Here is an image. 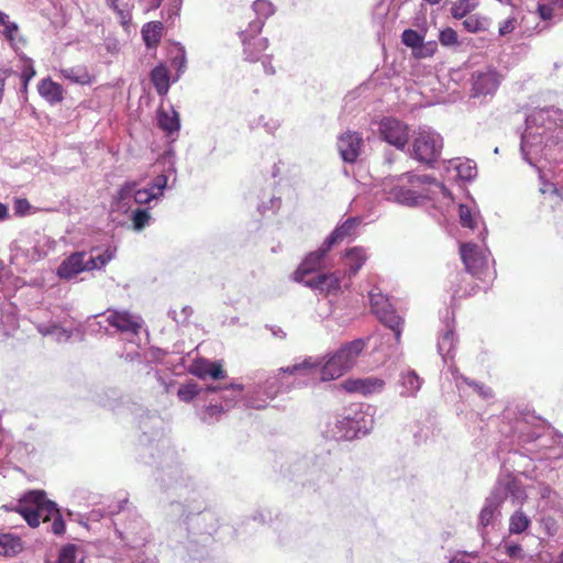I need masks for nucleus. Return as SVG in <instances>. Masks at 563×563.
Segmentation results:
<instances>
[{"mask_svg": "<svg viewBox=\"0 0 563 563\" xmlns=\"http://www.w3.org/2000/svg\"><path fill=\"white\" fill-rule=\"evenodd\" d=\"M23 543L18 536L11 533L0 534V554L4 556H13L21 552Z\"/></svg>", "mask_w": 563, "mask_h": 563, "instance_id": "5701e85b", "label": "nucleus"}, {"mask_svg": "<svg viewBox=\"0 0 563 563\" xmlns=\"http://www.w3.org/2000/svg\"><path fill=\"white\" fill-rule=\"evenodd\" d=\"M369 300L373 313L380 322L395 332L396 339L399 341L404 321L401 317L396 313L389 298L380 291L372 290Z\"/></svg>", "mask_w": 563, "mask_h": 563, "instance_id": "20e7f679", "label": "nucleus"}, {"mask_svg": "<svg viewBox=\"0 0 563 563\" xmlns=\"http://www.w3.org/2000/svg\"><path fill=\"white\" fill-rule=\"evenodd\" d=\"M336 146L344 162L354 163L361 155L364 140L358 132L346 131L338 137Z\"/></svg>", "mask_w": 563, "mask_h": 563, "instance_id": "0eeeda50", "label": "nucleus"}, {"mask_svg": "<svg viewBox=\"0 0 563 563\" xmlns=\"http://www.w3.org/2000/svg\"><path fill=\"white\" fill-rule=\"evenodd\" d=\"M553 194H555V195H558V196H559V195H560L559 189H558V188H554V189H553Z\"/></svg>", "mask_w": 563, "mask_h": 563, "instance_id": "680f3d73", "label": "nucleus"}, {"mask_svg": "<svg viewBox=\"0 0 563 563\" xmlns=\"http://www.w3.org/2000/svg\"><path fill=\"white\" fill-rule=\"evenodd\" d=\"M495 508L492 505L485 506L479 514V521L483 526H488L494 518Z\"/></svg>", "mask_w": 563, "mask_h": 563, "instance_id": "de8ad7c7", "label": "nucleus"}, {"mask_svg": "<svg viewBox=\"0 0 563 563\" xmlns=\"http://www.w3.org/2000/svg\"><path fill=\"white\" fill-rule=\"evenodd\" d=\"M378 134L384 142L404 150L409 141V125L395 117H384L378 123Z\"/></svg>", "mask_w": 563, "mask_h": 563, "instance_id": "39448f33", "label": "nucleus"}, {"mask_svg": "<svg viewBox=\"0 0 563 563\" xmlns=\"http://www.w3.org/2000/svg\"><path fill=\"white\" fill-rule=\"evenodd\" d=\"M360 224V220L356 218L346 219L341 225L336 227L329 238L324 241L327 247H331L342 242L344 239L352 236L355 233L356 228Z\"/></svg>", "mask_w": 563, "mask_h": 563, "instance_id": "a211bd4d", "label": "nucleus"}, {"mask_svg": "<svg viewBox=\"0 0 563 563\" xmlns=\"http://www.w3.org/2000/svg\"><path fill=\"white\" fill-rule=\"evenodd\" d=\"M443 140L440 134L421 130L412 142V157L426 165L434 164L441 155Z\"/></svg>", "mask_w": 563, "mask_h": 563, "instance_id": "7ed1b4c3", "label": "nucleus"}, {"mask_svg": "<svg viewBox=\"0 0 563 563\" xmlns=\"http://www.w3.org/2000/svg\"><path fill=\"white\" fill-rule=\"evenodd\" d=\"M3 26H4V35H5V37L9 41H13L15 33L19 31L18 24L14 23V22L8 21L7 24L3 25Z\"/></svg>", "mask_w": 563, "mask_h": 563, "instance_id": "3c124183", "label": "nucleus"}, {"mask_svg": "<svg viewBox=\"0 0 563 563\" xmlns=\"http://www.w3.org/2000/svg\"><path fill=\"white\" fill-rule=\"evenodd\" d=\"M476 0H457L451 7V15L454 19H466L477 7Z\"/></svg>", "mask_w": 563, "mask_h": 563, "instance_id": "c756f323", "label": "nucleus"}, {"mask_svg": "<svg viewBox=\"0 0 563 563\" xmlns=\"http://www.w3.org/2000/svg\"><path fill=\"white\" fill-rule=\"evenodd\" d=\"M306 286L319 290L321 294H335L340 290V279L334 274H320L306 282Z\"/></svg>", "mask_w": 563, "mask_h": 563, "instance_id": "dca6fc26", "label": "nucleus"}, {"mask_svg": "<svg viewBox=\"0 0 563 563\" xmlns=\"http://www.w3.org/2000/svg\"><path fill=\"white\" fill-rule=\"evenodd\" d=\"M453 283L456 284V288L452 289L453 299H461L473 296L478 291V285L472 282H467L465 277L460 273L455 275Z\"/></svg>", "mask_w": 563, "mask_h": 563, "instance_id": "b1692460", "label": "nucleus"}, {"mask_svg": "<svg viewBox=\"0 0 563 563\" xmlns=\"http://www.w3.org/2000/svg\"><path fill=\"white\" fill-rule=\"evenodd\" d=\"M37 89L40 95L51 103H58L64 99L63 87L51 78L42 79Z\"/></svg>", "mask_w": 563, "mask_h": 563, "instance_id": "aec40b11", "label": "nucleus"}, {"mask_svg": "<svg viewBox=\"0 0 563 563\" xmlns=\"http://www.w3.org/2000/svg\"><path fill=\"white\" fill-rule=\"evenodd\" d=\"M424 36L412 29H407L401 34V42L412 51L423 41Z\"/></svg>", "mask_w": 563, "mask_h": 563, "instance_id": "c9c22d12", "label": "nucleus"}, {"mask_svg": "<svg viewBox=\"0 0 563 563\" xmlns=\"http://www.w3.org/2000/svg\"><path fill=\"white\" fill-rule=\"evenodd\" d=\"M456 170L459 176L462 179H472L476 175V167L471 165L470 163H462L456 166Z\"/></svg>", "mask_w": 563, "mask_h": 563, "instance_id": "a18cd8bd", "label": "nucleus"}, {"mask_svg": "<svg viewBox=\"0 0 563 563\" xmlns=\"http://www.w3.org/2000/svg\"><path fill=\"white\" fill-rule=\"evenodd\" d=\"M150 220V213L146 209H136L133 213V227L136 230H142Z\"/></svg>", "mask_w": 563, "mask_h": 563, "instance_id": "79ce46f5", "label": "nucleus"}, {"mask_svg": "<svg viewBox=\"0 0 563 563\" xmlns=\"http://www.w3.org/2000/svg\"><path fill=\"white\" fill-rule=\"evenodd\" d=\"M107 322L120 332L137 334L141 329L139 318L125 310H108Z\"/></svg>", "mask_w": 563, "mask_h": 563, "instance_id": "f8f14e48", "label": "nucleus"}, {"mask_svg": "<svg viewBox=\"0 0 563 563\" xmlns=\"http://www.w3.org/2000/svg\"><path fill=\"white\" fill-rule=\"evenodd\" d=\"M4 79L0 78V99L2 98L3 89H4Z\"/></svg>", "mask_w": 563, "mask_h": 563, "instance_id": "5fc2aeb1", "label": "nucleus"}, {"mask_svg": "<svg viewBox=\"0 0 563 563\" xmlns=\"http://www.w3.org/2000/svg\"><path fill=\"white\" fill-rule=\"evenodd\" d=\"M36 71L29 59L21 71L22 88L24 91L27 89L29 81L35 76Z\"/></svg>", "mask_w": 563, "mask_h": 563, "instance_id": "37998d69", "label": "nucleus"}, {"mask_svg": "<svg viewBox=\"0 0 563 563\" xmlns=\"http://www.w3.org/2000/svg\"><path fill=\"white\" fill-rule=\"evenodd\" d=\"M553 4H556L559 7L563 5V0H552Z\"/></svg>", "mask_w": 563, "mask_h": 563, "instance_id": "4d7b16f0", "label": "nucleus"}, {"mask_svg": "<svg viewBox=\"0 0 563 563\" xmlns=\"http://www.w3.org/2000/svg\"><path fill=\"white\" fill-rule=\"evenodd\" d=\"M518 21L516 16H509L500 23L498 33L500 36H506L512 33L517 27Z\"/></svg>", "mask_w": 563, "mask_h": 563, "instance_id": "c03bdc74", "label": "nucleus"}, {"mask_svg": "<svg viewBox=\"0 0 563 563\" xmlns=\"http://www.w3.org/2000/svg\"><path fill=\"white\" fill-rule=\"evenodd\" d=\"M157 124L158 128L167 134L178 131L180 128L178 113L176 111H172L170 113L167 111H159L157 115Z\"/></svg>", "mask_w": 563, "mask_h": 563, "instance_id": "cd10ccee", "label": "nucleus"}, {"mask_svg": "<svg viewBox=\"0 0 563 563\" xmlns=\"http://www.w3.org/2000/svg\"><path fill=\"white\" fill-rule=\"evenodd\" d=\"M405 179L410 185V188H407L402 184H396L389 189L388 198L407 206H416L419 203L420 199L427 197L424 192L420 190L422 185L435 183V179L430 176H417L412 174H407L398 178L397 181L402 183Z\"/></svg>", "mask_w": 563, "mask_h": 563, "instance_id": "f03ea898", "label": "nucleus"}, {"mask_svg": "<svg viewBox=\"0 0 563 563\" xmlns=\"http://www.w3.org/2000/svg\"><path fill=\"white\" fill-rule=\"evenodd\" d=\"M9 21V16L0 11V25H5Z\"/></svg>", "mask_w": 563, "mask_h": 563, "instance_id": "864d4df0", "label": "nucleus"}, {"mask_svg": "<svg viewBox=\"0 0 563 563\" xmlns=\"http://www.w3.org/2000/svg\"><path fill=\"white\" fill-rule=\"evenodd\" d=\"M79 547L73 543L63 545L59 549L55 563H77Z\"/></svg>", "mask_w": 563, "mask_h": 563, "instance_id": "72a5a7b5", "label": "nucleus"}, {"mask_svg": "<svg viewBox=\"0 0 563 563\" xmlns=\"http://www.w3.org/2000/svg\"><path fill=\"white\" fill-rule=\"evenodd\" d=\"M438 49V44L434 41H430L424 43L423 41L419 46L416 47L415 51H412V56L417 59L428 58L432 57Z\"/></svg>", "mask_w": 563, "mask_h": 563, "instance_id": "f704fd0d", "label": "nucleus"}, {"mask_svg": "<svg viewBox=\"0 0 563 563\" xmlns=\"http://www.w3.org/2000/svg\"><path fill=\"white\" fill-rule=\"evenodd\" d=\"M402 383L410 394L417 393L421 387V379L413 371H410L402 376Z\"/></svg>", "mask_w": 563, "mask_h": 563, "instance_id": "4c0bfd02", "label": "nucleus"}, {"mask_svg": "<svg viewBox=\"0 0 563 563\" xmlns=\"http://www.w3.org/2000/svg\"><path fill=\"white\" fill-rule=\"evenodd\" d=\"M427 2H429L430 4H438L440 2V0H426Z\"/></svg>", "mask_w": 563, "mask_h": 563, "instance_id": "bf43d9fd", "label": "nucleus"}, {"mask_svg": "<svg viewBox=\"0 0 563 563\" xmlns=\"http://www.w3.org/2000/svg\"><path fill=\"white\" fill-rule=\"evenodd\" d=\"M199 391L200 389L196 383H187L179 387L177 396L181 401L189 402L199 395Z\"/></svg>", "mask_w": 563, "mask_h": 563, "instance_id": "e433bc0d", "label": "nucleus"}, {"mask_svg": "<svg viewBox=\"0 0 563 563\" xmlns=\"http://www.w3.org/2000/svg\"><path fill=\"white\" fill-rule=\"evenodd\" d=\"M318 371L320 373V379L329 382L341 377L349 369L342 364V361L336 360V354H333Z\"/></svg>", "mask_w": 563, "mask_h": 563, "instance_id": "6ab92c4d", "label": "nucleus"}, {"mask_svg": "<svg viewBox=\"0 0 563 563\" xmlns=\"http://www.w3.org/2000/svg\"><path fill=\"white\" fill-rule=\"evenodd\" d=\"M530 526V519L522 510L515 511L509 519L510 533L519 534Z\"/></svg>", "mask_w": 563, "mask_h": 563, "instance_id": "2f4dec72", "label": "nucleus"}, {"mask_svg": "<svg viewBox=\"0 0 563 563\" xmlns=\"http://www.w3.org/2000/svg\"><path fill=\"white\" fill-rule=\"evenodd\" d=\"M110 8L117 12L121 20V24L126 26L132 20V8L130 0H108Z\"/></svg>", "mask_w": 563, "mask_h": 563, "instance_id": "c85d7f7f", "label": "nucleus"}, {"mask_svg": "<svg viewBox=\"0 0 563 563\" xmlns=\"http://www.w3.org/2000/svg\"><path fill=\"white\" fill-rule=\"evenodd\" d=\"M439 41L443 46H452L459 43L457 33L452 27H445L439 34Z\"/></svg>", "mask_w": 563, "mask_h": 563, "instance_id": "ea45409f", "label": "nucleus"}, {"mask_svg": "<svg viewBox=\"0 0 563 563\" xmlns=\"http://www.w3.org/2000/svg\"><path fill=\"white\" fill-rule=\"evenodd\" d=\"M243 42V53L245 59L255 63L260 60L263 53L268 47V41L265 37H261L260 34L253 33L250 27L241 32Z\"/></svg>", "mask_w": 563, "mask_h": 563, "instance_id": "9d476101", "label": "nucleus"}, {"mask_svg": "<svg viewBox=\"0 0 563 563\" xmlns=\"http://www.w3.org/2000/svg\"><path fill=\"white\" fill-rule=\"evenodd\" d=\"M492 25L489 18L481 15L479 13H472L463 20V26L467 32L478 33L485 32Z\"/></svg>", "mask_w": 563, "mask_h": 563, "instance_id": "bb28decb", "label": "nucleus"}, {"mask_svg": "<svg viewBox=\"0 0 563 563\" xmlns=\"http://www.w3.org/2000/svg\"><path fill=\"white\" fill-rule=\"evenodd\" d=\"M85 252H75L65 258L57 268V275L64 279H70L78 274L89 271L85 260Z\"/></svg>", "mask_w": 563, "mask_h": 563, "instance_id": "4468645a", "label": "nucleus"}, {"mask_svg": "<svg viewBox=\"0 0 563 563\" xmlns=\"http://www.w3.org/2000/svg\"><path fill=\"white\" fill-rule=\"evenodd\" d=\"M14 213L19 217H24L29 213L31 205L25 198H16L13 205Z\"/></svg>", "mask_w": 563, "mask_h": 563, "instance_id": "49530a36", "label": "nucleus"}, {"mask_svg": "<svg viewBox=\"0 0 563 563\" xmlns=\"http://www.w3.org/2000/svg\"><path fill=\"white\" fill-rule=\"evenodd\" d=\"M460 213V221L463 227L474 229L476 227V221L474 220L471 209L465 206L461 205L459 208Z\"/></svg>", "mask_w": 563, "mask_h": 563, "instance_id": "a19ab883", "label": "nucleus"}, {"mask_svg": "<svg viewBox=\"0 0 563 563\" xmlns=\"http://www.w3.org/2000/svg\"><path fill=\"white\" fill-rule=\"evenodd\" d=\"M163 23L152 21L143 25L142 37L147 47H156L162 38Z\"/></svg>", "mask_w": 563, "mask_h": 563, "instance_id": "4be33fe9", "label": "nucleus"}, {"mask_svg": "<svg viewBox=\"0 0 563 563\" xmlns=\"http://www.w3.org/2000/svg\"><path fill=\"white\" fill-rule=\"evenodd\" d=\"M62 76L78 85H89L92 82V76L89 74L86 66L66 67L60 69Z\"/></svg>", "mask_w": 563, "mask_h": 563, "instance_id": "412c9836", "label": "nucleus"}, {"mask_svg": "<svg viewBox=\"0 0 563 563\" xmlns=\"http://www.w3.org/2000/svg\"><path fill=\"white\" fill-rule=\"evenodd\" d=\"M385 382L378 377H366L346 379L343 382L342 387L347 393H357L364 396L383 390Z\"/></svg>", "mask_w": 563, "mask_h": 563, "instance_id": "ddd939ff", "label": "nucleus"}, {"mask_svg": "<svg viewBox=\"0 0 563 563\" xmlns=\"http://www.w3.org/2000/svg\"><path fill=\"white\" fill-rule=\"evenodd\" d=\"M500 84V75L495 69L478 71L473 75L474 96L494 93Z\"/></svg>", "mask_w": 563, "mask_h": 563, "instance_id": "9b49d317", "label": "nucleus"}, {"mask_svg": "<svg viewBox=\"0 0 563 563\" xmlns=\"http://www.w3.org/2000/svg\"><path fill=\"white\" fill-rule=\"evenodd\" d=\"M330 249L323 242L321 247L314 252H310L303 261L300 263L298 268L294 272V280L303 283L306 285V277L314 272H318L322 267V262Z\"/></svg>", "mask_w": 563, "mask_h": 563, "instance_id": "1a4fd4ad", "label": "nucleus"}, {"mask_svg": "<svg viewBox=\"0 0 563 563\" xmlns=\"http://www.w3.org/2000/svg\"><path fill=\"white\" fill-rule=\"evenodd\" d=\"M465 382L471 385V386H474L475 388H478V390H482V387L478 386V384H475V383H470L465 379Z\"/></svg>", "mask_w": 563, "mask_h": 563, "instance_id": "13d9d810", "label": "nucleus"}, {"mask_svg": "<svg viewBox=\"0 0 563 563\" xmlns=\"http://www.w3.org/2000/svg\"><path fill=\"white\" fill-rule=\"evenodd\" d=\"M462 261L466 271L474 277L482 278L487 268V261L481 254L476 244L465 243L460 247Z\"/></svg>", "mask_w": 563, "mask_h": 563, "instance_id": "6e6552de", "label": "nucleus"}, {"mask_svg": "<svg viewBox=\"0 0 563 563\" xmlns=\"http://www.w3.org/2000/svg\"><path fill=\"white\" fill-rule=\"evenodd\" d=\"M9 218V209L7 205L0 202V220H5Z\"/></svg>", "mask_w": 563, "mask_h": 563, "instance_id": "603ef678", "label": "nucleus"}, {"mask_svg": "<svg viewBox=\"0 0 563 563\" xmlns=\"http://www.w3.org/2000/svg\"><path fill=\"white\" fill-rule=\"evenodd\" d=\"M115 255V249L108 247L104 250V252L97 256H90L89 260H87L88 263V269H99L106 266L111 260L114 258Z\"/></svg>", "mask_w": 563, "mask_h": 563, "instance_id": "473e14b6", "label": "nucleus"}, {"mask_svg": "<svg viewBox=\"0 0 563 563\" xmlns=\"http://www.w3.org/2000/svg\"><path fill=\"white\" fill-rule=\"evenodd\" d=\"M209 410L212 412H216V411H221V408H218L217 406H211V407H209Z\"/></svg>", "mask_w": 563, "mask_h": 563, "instance_id": "6e6d98bb", "label": "nucleus"}, {"mask_svg": "<svg viewBox=\"0 0 563 563\" xmlns=\"http://www.w3.org/2000/svg\"><path fill=\"white\" fill-rule=\"evenodd\" d=\"M350 272L355 275L367 260L366 252L363 247H353L346 251Z\"/></svg>", "mask_w": 563, "mask_h": 563, "instance_id": "7c9ffc66", "label": "nucleus"}, {"mask_svg": "<svg viewBox=\"0 0 563 563\" xmlns=\"http://www.w3.org/2000/svg\"><path fill=\"white\" fill-rule=\"evenodd\" d=\"M366 345L367 342L364 339H356L343 344L334 354H336V360L342 361V364L350 371Z\"/></svg>", "mask_w": 563, "mask_h": 563, "instance_id": "2eb2a0df", "label": "nucleus"}, {"mask_svg": "<svg viewBox=\"0 0 563 563\" xmlns=\"http://www.w3.org/2000/svg\"><path fill=\"white\" fill-rule=\"evenodd\" d=\"M166 184L167 178L164 175L157 176L148 188L136 190L134 183H126L120 188L118 196L120 200H125L133 196L137 205H145L158 196H162Z\"/></svg>", "mask_w": 563, "mask_h": 563, "instance_id": "423d86ee", "label": "nucleus"}, {"mask_svg": "<svg viewBox=\"0 0 563 563\" xmlns=\"http://www.w3.org/2000/svg\"><path fill=\"white\" fill-rule=\"evenodd\" d=\"M16 511L33 528L38 527L41 522H52L51 532L56 536L65 533L66 525L59 509L54 501L46 498L43 492L27 493L19 503Z\"/></svg>", "mask_w": 563, "mask_h": 563, "instance_id": "f257e3e1", "label": "nucleus"}, {"mask_svg": "<svg viewBox=\"0 0 563 563\" xmlns=\"http://www.w3.org/2000/svg\"><path fill=\"white\" fill-rule=\"evenodd\" d=\"M538 13L542 20H550L553 16V7L551 4L539 3Z\"/></svg>", "mask_w": 563, "mask_h": 563, "instance_id": "09e8293b", "label": "nucleus"}, {"mask_svg": "<svg viewBox=\"0 0 563 563\" xmlns=\"http://www.w3.org/2000/svg\"><path fill=\"white\" fill-rule=\"evenodd\" d=\"M235 387H236L239 390H242V386L236 385Z\"/></svg>", "mask_w": 563, "mask_h": 563, "instance_id": "0e129e2a", "label": "nucleus"}, {"mask_svg": "<svg viewBox=\"0 0 563 563\" xmlns=\"http://www.w3.org/2000/svg\"><path fill=\"white\" fill-rule=\"evenodd\" d=\"M505 552L509 558L517 559L521 556L522 548L519 544H506Z\"/></svg>", "mask_w": 563, "mask_h": 563, "instance_id": "8fccbe9b", "label": "nucleus"}, {"mask_svg": "<svg viewBox=\"0 0 563 563\" xmlns=\"http://www.w3.org/2000/svg\"><path fill=\"white\" fill-rule=\"evenodd\" d=\"M253 10L257 19L251 21L249 27L253 33L260 34L264 26V20L274 14L275 7L268 0H256L253 2Z\"/></svg>", "mask_w": 563, "mask_h": 563, "instance_id": "f3484780", "label": "nucleus"}, {"mask_svg": "<svg viewBox=\"0 0 563 563\" xmlns=\"http://www.w3.org/2000/svg\"><path fill=\"white\" fill-rule=\"evenodd\" d=\"M280 371H283L284 373H287V374H296L298 372H303V371H317V364L311 362V360H305L302 363H298V364H294L291 366H287V367H283L280 368Z\"/></svg>", "mask_w": 563, "mask_h": 563, "instance_id": "58836bf2", "label": "nucleus"}, {"mask_svg": "<svg viewBox=\"0 0 563 563\" xmlns=\"http://www.w3.org/2000/svg\"><path fill=\"white\" fill-rule=\"evenodd\" d=\"M217 389H218L217 387H209L210 391H216Z\"/></svg>", "mask_w": 563, "mask_h": 563, "instance_id": "e2e57ef3", "label": "nucleus"}, {"mask_svg": "<svg viewBox=\"0 0 563 563\" xmlns=\"http://www.w3.org/2000/svg\"><path fill=\"white\" fill-rule=\"evenodd\" d=\"M192 373L200 377L206 378L207 376H210L213 379H223L225 377V373L222 368V365L218 362H203L202 364L198 365Z\"/></svg>", "mask_w": 563, "mask_h": 563, "instance_id": "393cba45", "label": "nucleus"}, {"mask_svg": "<svg viewBox=\"0 0 563 563\" xmlns=\"http://www.w3.org/2000/svg\"><path fill=\"white\" fill-rule=\"evenodd\" d=\"M556 563H563V552L559 555Z\"/></svg>", "mask_w": 563, "mask_h": 563, "instance_id": "052dcab7", "label": "nucleus"}, {"mask_svg": "<svg viewBox=\"0 0 563 563\" xmlns=\"http://www.w3.org/2000/svg\"><path fill=\"white\" fill-rule=\"evenodd\" d=\"M151 80L158 95H166L169 89V71L165 66H156L151 71Z\"/></svg>", "mask_w": 563, "mask_h": 563, "instance_id": "a878e982", "label": "nucleus"}]
</instances>
